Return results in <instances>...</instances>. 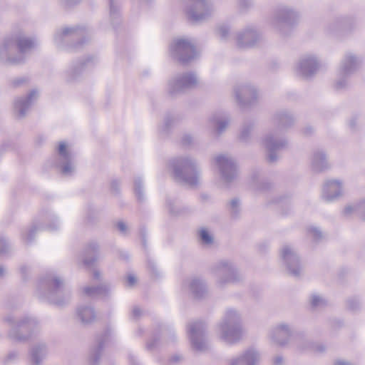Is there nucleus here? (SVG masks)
<instances>
[{
    "instance_id": "72a5a7b5",
    "label": "nucleus",
    "mask_w": 365,
    "mask_h": 365,
    "mask_svg": "<svg viewBox=\"0 0 365 365\" xmlns=\"http://www.w3.org/2000/svg\"><path fill=\"white\" fill-rule=\"evenodd\" d=\"M110 334L109 332H106V334L103 336L102 339H99L98 344L97 347L93 350L92 352L91 357H90V364L91 365H98L101 352L103 348L104 343L108 338V335Z\"/></svg>"
},
{
    "instance_id": "603ef678",
    "label": "nucleus",
    "mask_w": 365,
    "mask_h": 365,
    "mask_svg": "<svg viewBox=\"0 0 365 365\" xmlns=\"http://www.w3.org/2000/svg\"><path fill=\"white\" fill-rule=\"evenodd\" d=\"M117 227L122 234H123V235L126 234L128 227L125 222H123L122 221L118 222L117 223Z\"/></svg>"
},
{
    "instance_id": "f8f14e48",
    "label": "nucleus",
    "mask_w": 365,
    "mask_h": 365,
    "mask_svg": "<svg viewBox=\"0 0 365 365\" xmlns=\"http://www.w3.org/2000/svg\"><path fill=\"white\" fill-rule=\"evenodd\" d=\"M359 66V61L357 58L351 54L345 56L341 62V67L339 71V76L340 78L335 84L337 90L343 89L346 86V78L354 73Z\"/></svg>"
},
{
    "instance_id": "680f3d73",
    "label": "nucleus",
    "mask_w": 365,
    "mask_h": 365,
    "mask_svg": "<svg viewBox=\"0 0 365 365\" xmlns=\"http://www.w3.org/2000/svg\"><path fill=\"white\" fill-rule=\"evenodd\" d=\"M132 314L134 317H138L140 316L141 311L138 307H134Z\"/></svg>"
},
{
    "instance_id": "052dcab7",
    "label": "nucleus",
    "mask_w": 365,
    "mask_h": 365,
    "mask_svg": "<svg viewBox=\"0 0 365 365\" xmlns=\"http://www.w3.org/2000/svg\"><path fill=\"white\" fill-rule=\"evenodd\" d=\"M17 356H18L17 353L15 351H12L8 354L6 361H9L14 360V359H16Z\"/></svg>"
},
{
    "instance_id": "a211bd4d",
    "label": "nucleus",
    "mask_w": 365,
    "mask_h": 365,
    "mask_svg": "<svg viewBox=\"0 0 365 365\" xmlns=\"http://www.w3.org/2000/svg\"><path fill=\"white\" fill-rule=\"evenodd\" d=\"M237 101L242 107L250 106L255 102L257 94L255 88L250 85H241L235 88Z\"/></svg>"
},
{
    "instance_id": "4d7b16f0",
    "label": "nucleus",
    "mask_w": 365,
    "mask_h": 365,
    "mask_svg": "<svg viewBox=\"0 0 365 365\" xmlns=\"http://www.w3.org/2000/svg\"><path fill=\"white\" fill-rule=\"evenodd\" d=\"M61 1L66 7H71L77 4L79 0H61Z\"/></svg>"
},
{
    "instance_id": "f704fd0d",
    "label": "nucleus",
    "mask_w": 365,
    "mask_h": 365,
    "mask_svg": "<svg viewBox=\"0 0 365 365\" xmlns=\"http://www.w3.org/2000/svg\"><path fill=\"white\" fill-rule=\"evenodd\" d=\"M43 229L44 227L41 225H34L31 228L24 230L21 233L23 240L26 243L31 242L34 239L35 233Z\"/></svg>"
},
{
    "instance_id": "6ab92c4d",
    "label": "nucleus",
    "mask_w": 365,
    "mask_h": 365,
    "mask_svg": "<svg viewBox=\"0 0 365 365\" xmlns=\"http://www.w3.org/2000/svg\"><path fill=\"white\" fill-rule=\"evenodd\" d=\"M319 64L317 58L311 55L304 56L299 62L297 71L304 78L312 77L319 69Z\"/></svg>"
},
{
    "instance_id": "473e14b6",
    "label": "nucleus",
    "mask_w": 365,
    "mask_h": 365,
    "mask_svg": "<svg viewBox=\"0 0 365 365\" xmlns=\"http://www.w3.org/2000/svg\"><path fill=\"white\" fill-rule=\"evenodd\" d=\"M110 288L106 284L96 287H86L83 288V292L86 295L94 297L97 296H105L108 294Z\"/></svg>"
},
{
    "instance_id": "20e7f679",
    "label": "nucleus",
    "mask_w": 365,
    "mask_h": 365,
    "mask_svg": "<svg viewBox=\"0 0 365 365\" xmlns=\"http://www.w3.org/2000/svg\"><path fill=\"white\" fill-rule=\"evenodd\" d=\"M220 337L228 344L239 341L243 334L241 314L235 309H227L218 325Z\"/></svg>"
},
{
    "instance_id": "2eb2a0df",
    "label": "nucleus",
    "mask_w": 365,
    "mask_h": 365,
    "mask_svg": "<svg viewBox=\"0 0 365 365\" xmlns=\"http://www.w3.org/2000/svg\"><path fill=\"white\" fill-rule=\"evenodd\" d=\"M58 160L55 165L61 169L64 175H71L74 172L75 167L73 161L72 154L67 150L66 144L61 142L58 149Z\"/></svg>"
},
{
    "instance_id": "cd10ccee",
    "label": "nucleus",
    "mask_w": 365,
    "mask_h": 365,
    "mask_svg": "<svg viewBox=\"0 0 365 365\" xmlns=\"http://www.w3.org/2000/svg\"><path fill=\"white\" fill-rule=\"evenodd\" d=\"M190 292L196 299H202L207 294V287L205 282L199 278H193L188 284Z\"/></svg>"
},
{
    "instance_id": "f257e3e1",
    "label": "nucleus",
    "mask_w": 365,
    "mask_h": 365,
    "mask_svg": "<svg viewBox=\"0 0 365 365\" xmlns=\"http://www.w3.org/2000/svg\"><path fill=\"white\" fill-rule=\"evenodd\" d=\"M37 294L50 303L61 307L68 302L71 291L66 289L63 282L54 273H48L39 281Z\"/></svg>"
},
{
    "instance_id": "9d476101",
    "label": "nucleus",
    "mask_w": 365,
    "mask_h": 365,
    "mask_svg": "<svg viewBox=\"0 0 365 365\" xmlns=\"http://www.w3.org/2000/svg\"><path fill=\"white\" fill-rule=\"evenodd\" d=\"M262 144L268 151L267 160L274 163L278 158L277 152L285 148L287 143L279 136L277 130L267 134L262 140Z\"/></svg>"
},
{
    "instance_id": "4c0bfd02",
    "label": "nucleus",
    "mask_w": 365,
    "mask_h": 365,
    "mask_svg": "<svg viewBox=\"0 0 365 365\" xmlns=\"http://www.w3.org/2000/svg\"><path fill=\"white\" fill-rule=\"evenodd\" d=\"M134 191L138 200L139 201L143 200V182L140 178H136L134 180Z\"/></svg>"
},
{
    "instance_id": "79ce46f5",
    "label": "nucleus",
    "mask_w": 365,
    "mask_h": 365,
    "mask_svg": "<svg viewBox=\"0 0 365 365\" xmlns=\"http://www.w3.org/2000/svg\"><path fill=\"white\" fill-rule=\"evenodd\" d=\"M311 304L313 307H323L326 304V301L320 296L313 294L311 298Z\"/></svg>"
},
{
    "instance_id": "6e6d98bb",
    "label": "nucleus",
    "mask_w": 365,
    "mask_h": 365,
    "mask_svg": "<svg viewBox=\"0 0 365 365\" xmlns=\"http://www.w3.org/2000/svg\"><path fill=\"white\" fill-rule=\"evenodd\" d=\"M136 282V278L133 274H129L127 277V284L129 287H133Z\"/></svg>"
},
{
    "instance_id": "5fc2aeb1",
    "label": "nucleus",
    "mask_w": 365,
    "mask_h": 365,
    "mask_svg": "<svg viewBox=\"0 0 365 365\" xmlns=\"http://www.w3.org/2000/svg\"><path fill=\"white\" fill-rule=\"evenodd\" d=\"M239 4L240 8L247 9L249 8L252 5L251 0H239Z\"/></svg>"
},
{
    "instance_id": "49530a36",
    "label": "nucleus",
    "mask_w": 365,
    "mask_h": 365,
    "mask_svg": "<svg viewBox=\"0 0 365 365\" xmlns=\"http://www.w3.org/2000/svg\"><path fill=\"white\" fill-rule=\"evenodd\" d=\"M49 220L52 221V222L53 221V223L46 225L45 229H47L48 230H50V231L56 230L59 227V223H58L56 216L53 215H51L49 217Z\"/></svg>"
},
{
    "instance_id": "39448f33",
    "label": "nucleus",
    "mask_w": 365,
    "mask_h": 365,
    "mask_svg": "<svg viewBox=\"0 0 365 365\" xmlns=\"http://www.w3.org/2000/svg\"><path fill=\"white\" fill-rule=\"evenodd\" d=\"M175 178L190 186H196L200 175L195 162L189 158H179L170 162Z\"/></svg>"
},
{
    "instance_id": "6e6552de",
    "label": "nucleus",
    "mask_w": 365,
    "mask_h": 365,
    "mask_svg": "<svg viewBox=\"0 0 365 365\" xmlns=\"http://www.w3.org/2000/svg\"><path fill=\"white\" fill-rule=\"evenodd\" d=\"M197 83V78L194 73H185L170 80L168 83V91L169 94L173 96L194 88Z\"/></svg>"
},
{
    "instance_id": "c03bdc74",
    "label": "nucleus",
    "mask_w": 365,
    "mask_h": 365,
    "mask_svg": "<svg viewBox=\"0 0 365 365\" xmlns=\"http://www.w3.org/2000/svg\"><path fill=\"white\" fill-rule=\"evenodd\" d=\"M10 250L9 242L4 237L0 238V255L7 254Z\"/></svg>"
},
{
    "instance_id": "338daca9",
    "label": "nucleus",
    "mask_w": 365,
    "mask_h": 365,
    "mask_svg": "<svg viewBox=\"0 0 365 365\" xmlns=\"http://www.w3.org/2000/svg\"><path fill=\"white\" fill-rule=\"evenodd\" d=\"M29 269V267H26V265H24V266H21V268H20V270H21V272L22 274V275L24 277L25 274H26V272L28 271Z\"/></svg>"
},
{
    "instance_id": "a19ab883",
    "label": "nucleus",
    "mask_w": 365,
    "mask_h": 365,
    "mask_svg": "<svg viewBox=\"0 0 365 365\" xmlns=\"http://www.w3.org/2000/svg\"><path fill=\"white\" fill-rule=\"evenodd\" d=\"M200 237L202 242L205 245H210L212 243L213 239L212 237L210 235L205 229H202L200 231Z\"/></svg>"
},
{
    "instance_id": "864d4df0",
    "label": "nucleus",
    "mask_w": 365,
    "mask_h": 365,
    "mask_svg": "<svg viewBox=\"0 0 365 365\" xmlns=\"http://www.w3.org/2000/svg\"><path fill=\"white\" fill-rule=\"evenodd\" d=\"M174 121H175L174 118L170 117V116L166 117V118L165 119V123H164V130H166L167 129H168L169 127L171 125V124Z\"/></svg>"
},
{
    "instance_id": "37998d69",
    "label": "nucleus",
    "mask_w": 365,
    "mask_h": 365,
    "mask_svg": "<svg viewBox=\"0 0 365 365\" xmlns=\"http://www.w3.org/2000/svg\"><path fill=\"white\" fill-rule=\"evenodd\" d=\"M229 32L230 29L227 25H220L217 28V34L220 38L223 41H226L228 38Z\"/></svg>"
},
{
    "instance_id": "423d86ee",
    "label": "nucleus",
    "mask_w": 365,
    "mask_h": 365,
    "mask_svg": "<svg viewBox=\"0 0 365 365\" xmlns=\"http://www.w3.org/2000/svg\"><path fill=\"white\" fill-rule=\"evenodd\" d=\"M212 272L216 278L217 286L220 288L229 284L237 283L242 278L235 264L227 260L217 262L212 267Z\"/></svg>"
},
{
    "instance_id": "2f4dec72",
    "label": "nucleus",
    "mask_w": 365,
    "mask_h": 365,
    "mask_svg": "<svg viewBox=\"0 0 365 365\" xmlns=\"http://www.w3.org/2000/svg\"><path fill=\"white\" fill-rule=\"evenodd\" d=\"M345 215H349L356 213L362 220H365V199L356 205L346 206L344 210Z\"/></svg>"
},
{
    "instance_id": "0e129e2a",
    "label": "nucleus",
    "mask_w": 365,
    "mask_h": 365,
    "mask_svg": "<svg viewBox=\"0 0 365 365\" xmlns=\"http://www.w3.org/2000/svg\"><path fill=\"white\" fill-rule=\"evenodd\" d=\"M111 188L112 190H113L114 191H118V181L116 180H113L112 182H111Z\"/></svg>"
},
{
    "instance_id": "8fccbe9b",
    "label": "nucleus",
    "mask_w": 365,
    "mask_h": 365,
    "mask_svg": "<svg viewBox=\"0 0 365 365\" xmlns=\"http://www.w3.org/2000/svg\"><path fill=\"white\" fill-rule=\"evenodd\" d=\"M348 307L351 310H356L359 307V302L355 299H351L348 301Z\"/></svg>"
},
{
    "instance_id": "4468645a",
    "label": "nucleus",
    "mask_w": 365,
    "mask_h": 365,
    "mask_svg": "<svg viewBox=\"0 0 365 365\" xmlns=\"http://www.w3.org/2000/svg\"><path fill=\"white\" fill-rule=\"evenodd\" d=\"M298 18L297 12L283 6L276 10L272 24L281 31L283 28L292 26Z\"/></svg>"
},
{
    "instance_id": "e2e57ef3",
    "label": "nucleus",
    "mask_w": 365,
    "mask_h": 365,
    "mask_svg": "<svg viewBox=\"0 0 365 365\" xmlns=\"http://www.w3.org/2000/svg\"><path fill=\"white\" fill-rule=\"evenodd\" d=\"M167 206L168 207V210H169V212L173 214V215H176L178 214V212H176L174 208L173 207V205L172 204L170 203V201H167Z\"/></svg>"
},
{
    "instance_id": "9b49d317",
    "label": "nucleus",
    "mask_w": 365,
    "mask_h": 365,
    "mask_svg": "<svg viewBox=\"0 0 365 365\" xmlns=\"http://www.w3.org/2000/svg\"><path fill=\"white\" fill-rule=\"evenodd\" d=\"M211 11L207 0H188L186 13L190 20L195 22L202 21L211 14Z\"/></svg>"
},
{
    "instance_id": "aec40b11",
    "label": "nucleus",
    "mask_w": 365,
    "mask_h": 365,
    "mask_svg": "<svg viewBox=\"0 0 365 365\" xmlns=\"http://www.w3.org/2000/svg\"><path fill=\"white\" fill-rule=\"evenodd\" d=\"M38 92L32 90L26 96L19 98L14 102V111L18 118H24L32 106L34 102L37 99Z\"/></svg>"
},
{
    "instance_id": "ea45409f",
    "label": "nucleus",
    "mask_w": 365,
    "mask_h": 365,
    "mask_svg": "<svg viewBox=\"0 0 365 365\" xmlns=\"http://www.w3.org/2000/svg\"><path fill=\"white\" fill-rule=\"evenodd\" d=\"M159 337L156 335H153L152 338L146 343V349L149 351H153L159 346Z\"/></svg>"
},
{
    "instance_id": "774afa93",
    "label": "nucleus",
    "mask_w": 365,
    "mask_h": 365,
    "mask_svg": "<svg viewBox=\"0 0 365 365\" xmlns=\"http://www.w3.org/2000/svg\"><path fill=\"white\" fill-rule=\"evenodd\" d=\"M6 273V269L4 267L0 266V277H3Z\"/></svg>"
},
{
    "instance_id": "412c9836",
    "label": "nucleus",
    "mask_w": 365,
    "mask_h": 365,
    "mask_svg": "<svg viewBox=\"0 0 365 365\" xmlns=\"http://www.w3.org/2000/svg\"><path fill=\"white\" fill-rule=\"evenodd\" d=\"M291 329L284 324L274 327L269 333V338L272 343L277 346L286 345L291 336Z\"/></svg>"
},
{
    "instance_id": "a18cd8bd",
    "label": "nucleus",
    "mask_w": 365,
    "mask_h": 365,
    "mask_svg": "<svg viewBox=\"0 0 365 365\" xmlns=\"http://www.w3.org/2000/svg\"><path fill=\"white\" fill-rule=\"evenodd\" d=\"M252 128V125H245L243 126L240 135L241 140L245 141L248 139Z\"/></svg>"
},
{
    "instance_id": "69168bd1",
    "label": "nucleus",
    "mask_w": 365,
    "mask_h": 365,
    "mask_svg": "<svg viewBox=\"0 0 365 365\" xmlns=\"http://www.w3.org/2000/svg\"><path fill=\"white\" fill-rule=\"evenodd\" d=\"M339 26L342 29H348L347 21L343 20L342 21L340 22Z\"/></svg>"
},
{
    "instance_id": "dca6fc26",
    "label": "nucleus",
    "mask_w": 365,
    "mask_h": 365,
    "mask_svg": "<svg viewBox=\"0 0 365 365\" xmlns=\"http://www.w3.org/2000/svg\"><path fill=\"white\" fill-rule=\"evenodd\" d=\"M281 256L289 274L293 277H299L301 274L302 267L296 252L290 247L286 245L282 249Z\"/></svg>"
},
{
    "instance_id": "de8ad7c7",
    "label": "nucleus",
    "mask_w": 365,
    "mask_h": 365,
    "mask_svg": "<svg viewBox=\"0 0 365 365\" xmlns=\"http://www.w3.org/2000/svg\"><path fill=\"white\" fill-rule=\"evenodd\" d=\"M308 232L312 235L315 240H319L323 237L322 232L317 227H311L308 229Z\"/></svg>"
},
{
    "instance_id": "0eeeda50",
    "label": "nucleus",
    "mask_w": 365,
    "mask_h": 365,
    "mask_svg": "<svg viewBox=\"0 0 365 365\" xmlns=\"http://www.w3.org/2000/svg\"><path fill=\"white\" fill-rule=\"evenodd\" d=\"M170 52L173 58L182 64L190 62L197 56L194 44L187 38L174 40L170 45Z\"/></svg>"
},
{
    "instance_id": "5701e85b",
    "label": "nucleus",
    "mask_w": 365,
    "mask_h": 365,
    "mask_svg": "<svg viewBox=\"0 0 365 365\" xmlns=\"http://www.w3.org/2000/svg\"><path fill=\"white\" fill-rule=\"evenodd\" d=\"M342 191L341 182L336 180H328L324 185L322 197L326 201L330 202L341 196Z\"/></svg>"
},
{
    "instance_id": "c9c22d12",
    "label": "nucleus",
    "mask_w": 365,
    "mask_h": 365,
    "mask_svg": "<svg viewBox=\"0 0 365 365\" xmlns=\"http://www.w3.org/2000/svg\"><path fill=\"white\" fill-rule=\"evenodd\" d=\"M210 121L216 125V131L218 134L223 132L229 124V120L227 118H220L219 116H212Z\"/></svg>"
},
{
    "instance_id": "09e8293b",
    "label": "nucleus",
    "mask_w": 365,
    "mask_h": 365,
    "mask_svg": "<svg viewBox=\"0 0 365 365\" xmlns=\"http://www.w3.org/2000/svg\"><path fill=\"white\" fill-rule=\"evenodd\" d=\"M110 4V14L112 18H115L118 15V9L114 4V0H109Z\"/></svg>"
},
{
    "instance_id": "58836bf2",
    "label": "nucleus",
    "mask_w": 365,
    "mask_h": 365,
    "mask_svg": "<svg viewBox=\"0 0 365 365\" xmlns=\"http://www.w3.org/2000/svg\"><path fill=\"white\" fill-rule=\"evenodd\" d=\"M240 200L237 198L232 199L230 202V210L235 217L237 216L240 212Z\"/></svg>"
},
{
    "instance_id": "f3484780",
    "label": "nucleus",
    "mask_w": 365,
    "mask_h": 365,
    "mask_svg": "<svg viewBox=\"0 0 365 365\" xmlns=\"http://www.w3.org/2000/svg\"><path fill=\"white\" fill-rule=\"evenodd\" d=\"M260 39V34L253 26H248L236 36V43L239 48H249L255 46Z\"/></svg>"
},
{
    "instance_id": "393cba45",
    "label": "nucleus",
    "mask_w": 365,
    "mask_h": 365,
    "mask_svg": "<svg viewBox=\"0 0 365 365\" xmlns=\"http://www.w3.org/2000/svg\"><path fill=\"white\" fill-rule=\"evenodd\" d=\"M311 163L312 169L316 172L323 171L329 168L326 154L321 150L314 152Z\"/></svg>"
},
{
    "instance_id": "4be33fe9",
    "label": "nucleus",
    "mask_w": 365,
    "mask_h": 365,
    "mask_svg": "<svg viewBox=\"0 0 365 365\" xmlns=\"http://www.w3.org/2000/svg\"><path fill=\"white\" fill-rule=\"evenodd\" d=\"M260 359L259 354L254 349H248L232 358L230 365H257Z\"/></svg>"
},
{
    "instance_id": "13d9d810",
    "label": "nucleus",
    "mask_w": 365,
    "mask_h": 365,
    "mask_svg": "<svg viewBox=\"0 0 365 365\" xmlns=\"http://www.w3.org/2000/svg\"><path fill=\"white\" fill-rule=\"evenodd\" d=\"M283 363V358L281 356H277L273 359L274 365H281Z\"/></svg>"
},
{
    "instance_id": "f03ea898",
    "label": "nucleus",
    "mask_w": 365,
    "mask_h": 365,
    "mask_svg": "<svg viewBox=\"0 0 365 365\" xmlns=\"http://www.w3.org/2000/svg\"><path fill=\"white\" fill-rule=\"evenodd\" d=\"M36 45L34 38L22 34L6 38L0 48V59L5 63L19 64L24 61V54Z\"/></svg>"
},
{
    "instance_id": "ddd939ff",
    "label": "nucleus",
    "mask_w": 365,
    "mask_h": 365,
    "mask_svg": "<svg viewBox=\"0 0 365 365\" xmlns=\"http://www.w3.org/2000/svg\"><path fill=\"white\" fill-rule=\"evenodd\" d=\"M215 163L225 182H231L237 178V166L231 157L225 155H218L215 158Z\"/></svg>"
},
{
    "instance_id": "a878e982",
    "label": "nucleus",
    "mask_w": 365,
    "mask_h": 365,
    "mask_svg": "<svg viewBox=\"0 0 365 365\" xmlns=\"http://www.w3.org/2000/svg\"><path fill=\"white\" fill-rule=\"evenodd\" d=\"M76 314L81 322L88 324L94 322L96 315L94 309L89 305H81L77 308Z\"/></svg>"
},
{
    "instance_id": "c85d7f7f",
    "label": "nucleus",
    "mask_w": 365,
    "mask_h": 365,
    "mask_svg": "<svg viewBox=\"0 0 365 365\" xmlns=\"http://www.w3.org/2000/svg\"><path fill=\"white\" fill-rule=\"evenodd\" d=\"M274 122L277 126V130L282 131L293 124L294 118L288 112L282 111L274 115Z\"/></svg>"
},
{
    "instance_id": "b1692460",
    "label": "nucleus",
    "mask_w": 365,
    "mask_h": 365,
    "mask_svg": "<svg viewBox=\"0 0 365 365\" xmlns=\"http://www.w3.org/2000/svg\"><path fill=\"white\" fill-rule=\"evenodd\" d=\"M85 29L83 28L76 27H65L60 31H57L54 35L55 43L61 46L66 41L71 38H78L84 34Z\"/></svg>"
},
{
    "instance_id": "bf43d9fd",
    "label": "nucleus",
    "mask_w": 365,
    "mask_h": 365,
    "mask_svg": "<svg viewBox=\"0 0 365 365\" xmlns=\"http://www.w3.org/2000/svg\"><path fill=\"white\" fill-rule=\"evenodd\" d=\"M182 359V356L180 354H175L170 358V361L173 363H178Z\"/></svg>"
},
{
    "instance_id": "bb28decb",
    "label": "nucleus",
    "mask_w": 365,
    "mask_h": 365,
    "mask_svg": "<svg viewBox=\"0 0 365 365\" xmlns=\"http://www.w3.org/2000/svg\"><path fill=\"white\" fill-rule=\"evenodd\" d=\"M297 349L300 351H310L314 353H322L325 351V346L319 343H313L302 338L296 339Z\"/></svg>"
},
{
    "instance_id": "7ed1b4c3",
    "label": "nucleus",
    "mask_w": 365,
    "mask_h": 365,
    "mask_svg": "<svg viewBox=\"0 0 365 365\" xmlns=\"http://www.w3.org/2000/svg\"><path fill=\"white\" fill-rule=\"evenodd\" d=\"M4 320L10 326L8 336L14 341L26 342L34 337L39 330L36 319L29 315L16 317L9 314Z\"/></svg>"
},
{
    "instance_id": "e433bc0d",
    "label": "nucleus",
    "mask_w": 365,
    "mask_h": 365,
    "mask_svg": "<svg viewBox=\"0 0 365 365\" xmlns=\"http://www.w3.org/2000/svg\"><path fill=\"white\" fill-rule=\"evenodd\" d=\"M91 58H88L83 62L79 63L77 66H75L74 67L71 68L68 71V79L73 80L74 79L80 71L91 61Z\"/></svg>"
},
{
    "instance_id": "7c9ffc66",
    "label": "nucleus",
    "mask_w": 365,
    "mask_h": 365,
    "mask_svg": "<svg viewBox=\"0 0 365 365\" xmlns=\"http://www.w3.org/2000/svg\"><path fill=\"white\" fill-rule=\"evenodd\" d=\"M98 246L96 242H91L88 245L84 250L83 262L85 266H91L97 259V251Z\"/></svg>"
},
{
    "instance_id": "1a4fd4ad",
    "label": "nucleus",
    "mask_w": 365,
    "mask_h": 365,
    "mask_svg": "<svg viewBox=\"0 0 365 365\" xmlns=\"http://www.w3.org/2000/svg\"><path fill=\"white\" fill-rule=\"evenodd\" d=\"M205 328V324L201 321L191 322L187 326V334L192 346L197 351H201L207 349Z\"/></svg>"
},
{
    "instance_id": "c756f323",
    "label": "nucleus",
    "mask_w": 365,
    "mask_h": 365,
    "mask_svg": "<svg viewBox=\"0 0 365 365\" xmlns=\"http://www.w3.org/2000/svg\"><path fill=\"white\" fill-rule=\"evenodd\" d=\"M47 354L45 344L40 343L35 345L30 351L31 359L34 365H40Z\"/></svg>"
},
{
    "instance_id": "3c124183",
    "label": "nucleus",
    "mask_w": 365,
    "mask_h": 365,
    "mask_svg": "<svg viewBox=\"0 0 365 365\" xmlns=\"http://www.w3.org/2000/svg\"><path fill=\"white\" fill-rule=\"evenodd\" d=\"M192 138L188 134L184 135L181 140L182 144L185 146L190 145L192 143Z\"/></svg>"
}]
</instances>
